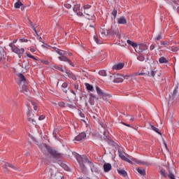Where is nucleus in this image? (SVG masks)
<instances>
[{"mask_svg": "<svg viewBox=\"0 0 179 179\" xmlns=\"http://www.w3.org/2000/svg\"><path fill=\"white\" fill-rule=\"evenodd\" d=\"M30 51H31V52H34L36 51V50L34 49V48H31V49H30Z\"/></svg>", "mask_w": 179, "mask_h": 179, "instance_id": "obj_59", "label": "nucleus"}, {"mask_svg": "<svg viewBox=\"0 0 179 179\" xmlns=\"http://www.w3.org/2000/svg\"><path fill=\"white\" fill-rule=\"evenodd\" d=\"M31 103L34 106V110L35 111H38V106H37V103H36L34 101H31Z\"/></svg>", "mask_w": 179, "mask_h": 179, "instance_id": "obj_32", "label": "nucleus"}, {"mask_svg": "<svg viewBox=\"0 0 179 179\" xmlns=\"http://www.w3.org/2000/svg\"><path fill=\"white\" fill-rule=\"evenodd\" d=\"M128 78H129L128 76H124V79H128Z\"/></svg>", "mask_w": 179, "mask_h": 179, "instance_id": "obj_64", "label": "nucleus"}, {"mask_svg": "<svg viewBox=\"0 0 179 179\" xmlns=\"http://www.w3.org/2000/svg\"><path fill=\"white\" fill-rule=\"evenodd\" d=\"M45 118V116L44 115H41V116H39L38 120L41 121V120H44Z\"/></svg>", "mask_w": 179, "mask_h": 179, "instance_id": "obj_48", "label": "nucleus"}, {"mask_svg": "<svg viewBox=\"0 0 179 179\" xmlns=\"http://www.w3.org/2000/svg\"><path fill=\"white\" fill-rule=\"evenodd\" d=\"M117 173L120 175L122 176V177H127L128 176V173H127V171L125 170H117Z\"/></svg>", "mask_w": 179, "mask_h": 179, "instance_id": "obj_28", "label": "nucleus"}, {"mask_svg": "<svg viewBox=\"0 0 179 179\" xmlns=\"http://www.w3.org/2000/svg\"><path fill=\"white\" fill-rule=\"evenodd\" d=\"M94 39L96 41V44H101V43H103V41H101V40H100L99 37H97V36H94Z\"/></svg>", "mask_w": 179, "mask_h": 179, "instance_id": "obj_34", "label": "nucleus"}, {"mask_svg": "<svg viewBox=\"0 0 179 179\" xmlns=\"http://www.w3.org/2000/svg\"><path fill=\"white\" fill-rule=\"evenodd\" d=\"M110 34V36H117V38H121V34H120V31H118V29L117 28H111V29L106 30V34H105L106 36H108Z\"/></svg>", "mask_w": 179, "mask_h": 179, "instance_id": "obj_5", "label": "nucleus"}, {"mask_svg": "<svg viewBox=\"0 0 179 179\" xmlns=\"http://www.w3.org/2000/svg\"><path fill=\"white\" fill-rule=\"evenodd\" d=\"M159 64H169V60L164 57H161L159 59Z\"/></svg>", "mask_w": 179, "mask_h": 179, "instance_id": "obj_25", "label": "nucleus"}, {"mask_svg": "<svg viewBox=\"0 0 179 179\" xmlns=\"http://www.w3.org/2000/svg\"><path fill=\"white\" fill-rule=\"evenodd\" d=\"M105 141H106V142H108L109 145H111L112 146H115V143L110 136H106V138H105Z\"/></svg>", "mask_w": 179, "mask_h": 179, "instance_id": "obj_20", "label": "nucleus"}, {"mask_svg": "<svg viewBox=\"0 0 179 179\" xmlns=\"http://www.w3.org/2000/svg\"><path fill=\"white\" fill-rule=\"evenodd\" d=\"M151 129H152V131H155V132H157V134H159V135H162V132H160V129H159L156 127L151 125Z\"/></svg>", "mask_w": 179, "mask_h": 179, "instance_id": "obj_29", "label": "nucleus"}, {"mask_svg": "<svg viewBox=\"0 0 179 179\" xmlns=\"http://www.w3.org/2000/svg\"><path fill=\"white\" fill-rule=\"evenodd\" d=\"M150 50H155V46L151 45V46H150Z\"/></svg>", "mask_w": 179, "mask_h": 179, "instance_id": "obj_62", "label": "nucleus"}, {"mask_svg": "<svg viewBox=\"0 0 179 179\" xmlns=\"http://www.w3.org/2000/svg\"><path fill=\"white\" fill-rule=\"evenodd\" d=\"M113 169V166H111V164L110 163H105L103 164V171L105 173H108Z\"/></svg>", "mask_w": 179, "mask_h": 179, "instance_id": "obj_14", "label": "nucleus"}, {"mask_svg": "<svg viewBox=\"0 0 179 179\" xmlns=\"http://www.w3.org/2000/svg\"><path fill=\"white\" fill-rule=\"evenodd\" d=\"M41 152L43 155H47V152L54 157V159H61L62 157V154L58 152V151L52 149L51 147L44 144L41 148Z\"/></svg>", "mask_w": 179, "mask_h": 179, "instance_id": "obj_2", "label": "nucleus"}, {"mask_svg": "<svg viewBox=\"0 0 179 179\" xmlns=\"http://www.w3.org/2000/svg\"><path fill=\"white\" fill-rule=\"evenodd\" d=\"M118 24H127V18L125 17L122 16L117 19Z\"/></svg>", "mask_w": 179, "mask_h": 179, "instance_id": "obj_16", "label": "nucleus"}, {"mask_svg": "<svg viewBox=\"0 0 179 179\" xmlns=\"http://www.w3.org/2000/svg\"><path fill=\"white\" fill-rule=\"evenodd\" d=\"M20 6H23V3H22V1H20V0H18L17 2L15 3L14 7L15 8V9H19Z\"/></svg>", "mask_w": 179, "mask_h": 179, "instance_id": "obj_26", "label": "nucleus"}, {"mask_svg": "<svg viewBox=\"0 0 179 179\" xmlns=\"http://www.w3.org/2000/svg\"><path fill=\"white\" fill-rule=\"evenodd\" d=\"M42 63L45 65H50V62H48V60H43Z\"/></svg>", "mask_w": 179, "mask_h": 179, "instance_id": "obj_49", "label": "nucleus"}, {"mask_svg": "<svg viewBox=\"0 0 179 179\" xmlns=\"http://www.w3.org/2000/svg\"><path fill=\"white\" fill-rule=\"evenodd\" d=\"M70 92H71V93L74 94V96H76V92H75V91H73V90H70Z\"/></svg>", "mask_w": 179, "mask_h": 179, "instance_id": "obj_57", "label": "nucleus"}, {"mask_svg": "<svg viewBox=\"0 0 179 179\" xmlns=\"http://www.w3.org/2000/svg\"><path fill=\"white\" fill-rule=\"evenodd\" d=\"M58 54L59 55H60V57H58L59 61L68 62V64H69V65H71V66H75V64H73V62H72L71 59L66 57V55L68 54L66 51L60 50Z\"/></svg>", "mask_w": 179, "mask_h": 179, "instance_id": "obj_3", "label": "nucleus"}, {"mask_svg": "<svg viewBox=\"0 0 179 179\" xmlns=\"http://www.w3.org/2000/svg\"><path fill=\"white\" fill-rule=\"evenodd\" d=\"M161 45H169V42L161 41Z\"/></svg>", "mask_w": 179, "mask_h": 179, "instance_id": "obj_50", "label": "nucleus"}, {"mask_svg": "<svg viewBox=\"0 0 179 179\" xmlns=\"http://www.w3.org/2000/svg\"><path fill=\"white\" fill-rule=\"evenodd\" d=\"M27 56H28L29 58H31L32 59H35L36 61H37V59L36 57H34V56H33L29 53H27Z\"/></svg>", "mask_w": 179, "mask_h": 179, "instance_id": "obj_44", "label": "nucleus"}, {"mask_svg": "<svg viewBox=\"0 0 179 179\" xmlns=\"http://www.w3.org/2000/svg\"><path fill=\"white\" fill-rule=\"evenodd\" d=\"M127 44L129 45H131V47H134L135 50H138V44L131 40H127Z\"/></svg>", "mask_w": 179, "mask_h": 179, "instance_id": "obj_23", "label": "nucleus"}, {"mask_svg": "<svg viewBox=\"0 0 179 179\" xmlns=\"http://www.w3.org/2000/svg\"><path fill=\"white\" fill-rule=\"evenodd\" d=\"M178 50H179L178 47H173V49H172L173 52H177V51Z\"/></svg>", "mask_w": 179, "mask_h": 179, "instance_id": "obj_46", "label": "nucleus"}, {"mask_svg": "<svg viewBox=\"0 0 179 179\" xmlns=\"http://www.w3.org/2000/svg\"><path fill=\"white\" fill-rule=\"evenodd\" d=\"M163 38V35L162 34H159L157 37H155V41H160Z\"/></svg>", "mask_w": 179, "mask_h": 179, "instance_id": "obj_38", "label": "nucleus"}, {"mask_svg": "<svg viewBox=\"0 0 179 179\" xmlns=\"http://www.w3.org/2000/svg\"><path fill=\"white\" fill-rule=\"evenodd\" d=\"M64 6H65L67 9H71V8H72V6H71L70 3H69L68 2H66V3H64Z\"/></svg>", "mask_w": 179, "mask_h": 179, "instance_id": "obj_40", "label": "nucleus"}, {"mask_svg": "<svg viewBox=\"0 0 179 179\" xmlns=\"http://www.w3.org/2000/svg\"><path fill=\"white\" fill-rule=\"evenodd\" d=\"M148 45H145V44H140L138 45V52L141 54L142 53V52L143 51H146V50H148Z\"/></svg>", "mask_w": 179, "mask_h": 179, "instance_id": "obj_13", "label": "nucleus"}, {"mask_svg": "<svg viewBox=\"0 0 179 179\" xmlns=\"http://www.w3.org/2000/svg\"><path fill=\"white\" fill-rule=\"evenodd\" d=\"M88 131H87V133H85V132H82L80 133L79 135H78L76 137V141H77L78 142L80 141H83V139H86V137L87 136V134L89 133H87Z\"/></svg>", "mask_w": 179, "mask_h": 179, "instance_id": "obj_7", "label": "nucleus"}, {"mask_svg": "<svg viewBox=\"0 0 179 179\" xmlns=\"http://www.w3.org/2000/svg\"><path fill=\"white\" fill-rule=\"evenodd\" d=\"M138 75H139V76H142L145 75V73H141Z\"/></svg>", "mask_w": 179, "mask_h": 179, "instance_id": "obj_63", "label": "nucleus"}, {"mask_svg": "<svg viewBox=\"0 0 179 179\" xmlns=\"http://www.w3.org/2000/svg\"><path fill=\"white\" fill-rule=\"evenodd\" d=\"M22 93L27 95L29 94V93H30V90H29V88H27V83H24V85H22Z\"/></svg>", "mask_w": 179, "mask_h": 179, "instance_id": "obj_15", "label": "nucleus"}, {"mask_svg": "<svg viewBox=\"0 0 179 179\" xmlns=\"http://www.w3.org/2000/svg\"><path fill=\"white\" fill-rule=\"evenodd\" d=\"M24 68V69H27V68H29V62L25 63Z\"/></svg>", "mask_w": 179, "mask_h": 179, "instance_id": "obj_54", "label": "nucleus"}, {"mask_svg": "<svg viewBox=\"0 0 179 179\" xmlns=\"http://www.w3.org/2000/svg\"><path fill=\"white\" fill-rule=\"evenodd\" d=\"M155 76H156V71H151L150 73H148V76H152V78H155Z\"/></svg>", "mask_w": 179, "mask_h": 179, "instance_id": "obj_39", "label": "nucleus"}, {"mask_svg": "<svg viewBox=\"0 0 179 179\" xmlns=\"http://www.w3.org/2000/svg\"><path fill=\"white\" fill-rule=\"evenodd\" d=\"M27 56H28L29 58H31L32 59H35L36 61H37V59L36 57H34V56H33L29 53H27Z\"/></svg>", "mask_w": 179, "mask_h": 179, "instance_id": "obj_45", "label": "nucleus"}, {"mask_svg": "<svg viewBox=\"0 0 179 179\" xmlns=\"http://www.w3.org/2000/svg\"><path fill=\"white\" fill-rule=\"evenodd\" d=\"M168 177H169V178H170V179H176V176H175L174 174H173V173H169V174L168 175Z\"/></svg>", "mask_w": 179, "mask_h": 179, "instance_id": "obj_43", "label": "nucleus"}, {"mask_svg": "<svg viewBox=\"0 0 179 179\" xmlns=\"http://www.w3.org/2000/svg\"><path fill=\"white\" fill-rule=\"evenodd\" d=\"M55 69H58V71H60V72H64V69H62V66H59L58 64H55L53 66Z\"/></svg>", "mask_w": 179, "mask_h": 179, "instance_id": "obj_31", "label": "nucleus"}, {"mask_svg": "<svg viewBox=\"0 0 179 179\" xmlns=\"http://www.w3.org/2000/svg\"><path fill=\"white\" fill-rule=\"evenodd\" d=\"M136 171H138V173L141 174V176H146V170H145V169L136 168Z\"/></svg>", "mask_w": 179, "mask_h": 179, "instance_id": "obj_19", "label": "nucleus"}, {"mask_svg": "<svg viewBox=\"0 0 179 179\" xmlns=\"http://www.w3.org/2000/svg\"><path fill=\"white\" fill-rule=\"evenodd\" d=\"M94 99H96V96H94L93 94H90V103L91 106H94Z\"/></svg>", "mask_w": 179, "mask_h": 179, "instance_id": "obj_22", "label": "nucleus"}, {"mask_svg": "<svg viewBox=\"0 0 179 179\" xmlns=\"http://www.w3.org/2000/svg\"><path fill=\"white\" fill-rule=\"evenodd\" d=\"M122 68H124V63H119L117 64H115L113 66V69H115V70H120V69H122Z\"/></svg>", "mask_w": 179, "mask_h": 179, "instance_id": "obj_18", "label": "nucleus"}, {"mask_svg": "<svg viewBox=\"0 0 179 179\" xmlns=\"http://www.w3.org/2000/svg\"><path fill=\"white\" fill-rule=\"evenodd\" d=\"M131 160H133V162H135L136 163H137L138 164H139V161H138V159H135V158H132Z\"/></svg>", "mask_w": 179, "mask_h": 179, "instance_id": "obj_53", "label": "nucleus"}, {"mask_svg": "<svg viewBox=\"0 0 179 179\" xmlns=\"http://www.w3.org/2000/svg\"><path fill=\"white\" fill-rule=\"evenodd\" d=\"M160 174H161V176H162V177H164V178H167V175H166V170L161 169L160 170Z\"/></svg>", "mask_w": 179, "mask_h": 179, "instance_id": "obj_36", "label": "nucleus"}, {"mask_svg": "<svg viewBox=\"0 0 179 179\" xmlns=\"http://www.w3.org/2000/svg\"><path fill=\"white\" fill-rule=\"evenodd\" d=\"M60 50H61V49H58V48H55V51L57 54L59 53V51H60Z\"/></svg>", "mask_w": 179, "mask_h": 179, "instance_id": "obj_55", "label": "nucleus"}, {"mask_svg": "<svg viewBox=\"0 0 179 179\" xmlns=\"http://www.w3.org/2000/svg\"><path fill=\"white\" fill-rule=\"evenodd\" d=\"M29 22V24H30L31 27H32L34 31L36 33V34H37V29H36V27H34V24H33V22H31V20H28Z\"/></svg>", "mask_w": 179, "mask_h": 179, "instance_id": "obj_30", "label": "nucleus"}, {"mask_svg": "<svg viewBox=\"0 0 179 179\" xmlns=\"http://www.w3.org/2000/svg\"><path fill=\"white\" fill-rule=\"evenodd\" d=\"M27 118H28V121L29 122H35L34 113H33V111H31V110L29 111V113H27Z\"/></svg>", "mask_w": 179, "mask_h": 179, "instance_id": "obj_11", "label": "nucleus"}, {"mask_svg": "<svg viewBox=\"0 0 179 179\" xmlns=\"http://www.w3.org/2000/svg\"><path fill=\"white\" fill-rule=\"evenodd\" d=\"M66 73L68 76V78H69L70 79H72L73 80H76V76H75V74H73V73H72V71H71L70 70H66Z\"/></svg>", "mask_w": 179, "mask_h": 179, "instance_id": "obj_12", "label": "nucleus"}, {"mask_svg": "<svg viewBox=\"0 0 179 179\" xmlns=\"http://www.w3.org/2000/svg\"><path fill=\"white\" fill-rule=\"evenodd\" d=\"M62 87L64 93H68V90H69V87H68V83H64L62 85Z\"/></svg>", "mask_w": 179, "mask_h": 179, "instance_id": "obj_21", "label": "nucleus"}, {"mask_svg": "<svg viewBox=\"0 0 179 179\" xmlns=\"http://www.w3.org/2000/svg\"><path fill=\"white\" fill-rule=\"evenodd\" d=\"M118 153H119V157L122 160H124V162H127V163H129L130 164H134L132 161L128 159V157H125V155H124V153H122L121 150H118Z\"/></svg>", "mask_w": 179, "mask_h": 179, "instance_id": "obj_9", "label": "nucleus"}, {"mask_svg": "<svg viewBox=\"0 0 179 179\" xmlns=\"http://www.w3.org/2000/svg\"><path fill=\"white\" fill-rule=\"evenodd\" d=\"M80 117H81V118H85V114L81 112L80 113Z\"/></svg>", "mask_w": 179, "mask_h": 179, "instance_id": "obj_56", "label": "nucleus"}, {"mask_svg": "<svg viewBox=\"0 0 179 179\" xmlns=\"http://www.w3.org/2000/svg\"><path fill=\"white\" fill-rule=\"evenodd\" d=\"M77 162L80 164V169L82 170V173H83V174H87V169H86L85 164H89L92 172L96 171V170H94V164L89 161V159H87V157L85 155H78L77 157Z\"/></svg>", "mask_w": 179, "mask_h": 179, "instance_id": "obj_1", "label": "nucleus"}, {"mask_svg": "<svg viewBox=\"0 0 179 179\" xmlns=\"http://www.w3.org/2000/svg\"><path fill=\"white\" fill-rule=\"evenodd\" d=\"M17 76H18V78H20V82H23L24 83H26V77H24L23 73H20L17 74Z\"/></svg>", "mask_w": 179, "mask_h": 179, "instance_id": "obj_24", "label": "nucleus"}, {"mask_svg": "<svg viewBox=\"0 0 179 179\" xmlns=\"http://www.w3.org/2000/svg\"><path fill=\"white\" fill-rule=\"evenodd\" d=\"M26 8V6H21V10H24V8Z\"/></svg>", "mask_w": 179, "mask_h": 179, "instance_id": "obj_60", "label": "nucleus"}, {"mask_svg": "<svg viewBox=\"0 0 179 179\" xmlns=\"http://www.w3.org/2000/svg\"><path fill=\"white\" fill-rule=\"evenodd\" d=\"M96 92L99 96H102L103 97H107L108 94L104 93L101 89H100L99 87H96Z\"/></svg>", "mask_w": 179, "mask_h": 179, "instance_id": "obj_17", "label": "nucleus"}, {"mask_svg": "<svg viewBox=\"0 0 179 179\" xmlns=\"http://www.w3.org/2000/svg\"><path fill=\"white\" fill-rule=\"evenodd\" d=\"M112 15H113V16H114V19H115L117 17V9H113V10L112 12Z\"/></svg>", "mask_w": 179, "mask_h": 179, "instance_id": "obj_41", "label": "nucleus"}, {"mask_svg": "<svg viewBox=\"0 0 179 179\" xmlns=\"http://www.w3.org/2000/svg\"><path fill=\"white\" fill-rule=\"evenodd\" d=\"M103 136H104V139H106V138H107V136H108V132L106 130L103 131Z\"/></svg>", "mask_w": 179, "mask_h": 179, "instance_id": "obj_47", "label": "nucleus"}, {"mask_svg": "<svg viewBox=\"0 0 179 179\" xmlns=\"http://www.w3.org/2000/svg\"><path fill=\"white\" fill-rule=\"evenodd\" d=\"M115 82H117V83H121V82H124V79H122V78H120V80L116 79V80H115Z\"/></svg>", "mask_w": 179, "mask_h": 179, "instance_id": "obj_51", "label": "nucleus"}, {"mask_svg": "<svg viewBox=\"0 0 179 179\" xmlns=\"http://www.w3.org/2000/svg\"><path fill=\"white\" fill-rule=\"evenodd\" d=\"M99 75L101 76H107V73L104 70H101L99 71Z\"/></svg>", "mask_w": 179, "mask_h": 179, "instance_id": "obj_35", "label": "nucleus"}, {"mask_svg": "<svg viewBox=\"0 0 179 179\" xmlns=\"http://www.w3.org/2000/svg\"><path fill=\"white\" fill-rule=\"evenodd\" d=\"M123 125H126V127H131V124H127V123H122Z\"/></svg>", "mask_w": 179, "mask_h": 179, "instance_id": "obj_58", "label": "nucleus"}, {"mask_svg": "<svg viewBox=\"0 0 179 179\" xmlns=\"http://www.w3.org/2000/svg\"><path fill=\"white\" fill-rule=\"evenodd\" d=\"M3 59H5V50L0 48V61H2Z\"/></svg>", "mask_w": 179, "mask_h": 179, "instance_id": "obj_27", "label": "nucleus"}, {"mask_svg": "<svg viewBox=\"0 0 179 179\" xmlns=\"http://www.w3.org/2000/svg\"><path fill=\"white\" fill-rule=\"evenodd\" d=\"M58 105L59 107H62V108H64V107H66V104L64 102H59Z\"/></svg>", "mask_w": 179, "mask_h": 179, "instance_id": "obj_42", "label": "nucleus"}, {"mask_svg": "<svg viewBox=\"0 0 179 179\" xmlns=\"http://www.w3.org/2000/svg\"><path fill=\"white\" fill-rule=\"evenodd\" d=\"M137 59L141 62L145 61V56L142 54H140L138 57H137Z\"/></svg>", "mask_w": 179, "mask_h": 179, "instance_id": "obj_33", "label": "nucleus"}, {"mask_svg": "<svg viewBox=\"0 0 179 179\" xmlns=\"http://www.w3.org/2000/svg\"><path fill=\"white\" fill-rule=\"evenodd\" d=\"M60 166H61L62 167H63V169H66V167H67V166H66V164H64V163H62V162L60 164Z\"/></svg>", "mask_w": 179, "mask_h": 179, "instance_id": "obj_52", "label": "nucleus"}, {"mask_svg": "<svg viewBox=\"0 0 179 179\" xmlns=\"http://www.w3.org/2000/svg\"><path fill=\"white\" fill-rule=\"evenodd\" d=\"M9 47H10L13 52H15V54H17L19 56V58L22 57V55L24 53V48H19L15 45L13 43H10Z\"/></svg>", "mask_w": 179, "mask_h": 179, "instance_id": "obj_4", "label": "nucleus"}, {"mask_svg": "<svg viewBox=\"0 0 179 179\" xmlns=\"http://www.w3.org/2000/svg\"><path fill=\"white\" fill-rule=\"evenodd\" d=\"M169 50H170L171 51H173V47L170 46L168 48Z\"/></svg>", "mask_w": 179, "mask_h": 179, "instance_id": "obj_61", "label": "nucleus"}, {"mask_svg": "<svg viewBox=\"0 0 179 179\" xmlns=\"http://www.w3.org/2000/svg\"><path fill=\"white\" fill-rule=\"evenodd\" d=\"M73 10L78 15V16H83V13L80 12V4L74 5Z\"/></svg>", "mask_w": 179, "mask_h": 179, "instance_id": "obj_8", "label": "nucleus"}, {"mask_svg": "<svg viewBox=\"0 0 179 179\" xmlns=\"http://www.w3.org/2000/svg\"><path fill=\"white\" fill-rule=\"evenodd\" d=\"M92 6L89 4H85L83 6V12L85 15L90 16V13H92Z\"/></svg>", "mask_w": 179, "mask_h": 179, "instance_id": "obj_6", "label": "nucleus"}, {"mask_svg": "<svg viewBox=\"0 0 179 179\" xmlns=\"http://www.w3.org/2000/svg\"><path fill=\"white\" fill-rule=\"evenodd\" d=\"M8 167H10V169H13V170H17V166L8 162H6L5 164L3 166V169H5L7 171Z\"/></svg>", "mask_w": 179, "mask_h": 179, "instance_id": "obj_10", "label": "nucleus"}, {"mask_svg": "<svg viewBox=\"0 0 179 179\" xmlns=\"http://www.w3.org/2000/svg\"><path fill=\"white\" fill-rule=\"evenodd\" d=\"M86 87H87V90H90V92H93V86L91 85L90 84L87 83Z\"/></svg>", "mask_w": 179, "mask_h": 179, "instance_id": "obj_37", "label": "nucleus"}]
</instances>
